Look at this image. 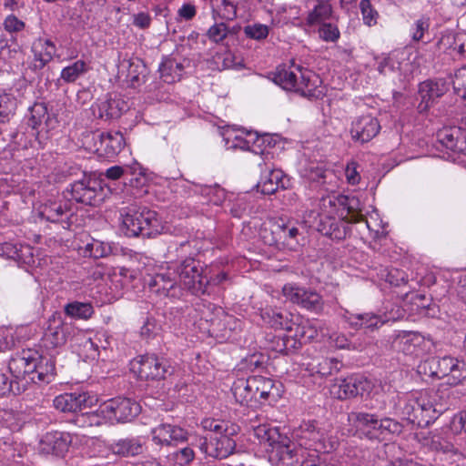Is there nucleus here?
Segmentation results:
<instances>
[{"mask_svg": "<svg viewBox=\"0 0 466 466\" xmlns=\"http://www.w3.org/2000/svg\"><path fill=\"white\" fill-rule=\"evenodd\" d=\"M282 294L288 300L307 310L317 314L323 310L324 301L321 296L312 289L288 283L282 288Z\"/></svg>", "mask_w": 466, "mask_h": 466, "instance_id": "nucleus-6", "label": "nucleus"}, {"mask_svg": "<svg viewBox=\"0 0 466 466\" xmlns=\"http://www.w3.org/2000/svg\"><path fill=\"white\" fill-rule=\"evenodd\" d=\"M40 360L37 351L26 350L13 357L8 362V370L15 379L32 377L36 369V360Z\"/></svg>", "mask_w": 466, "mask_h": 466, "instance_id": "nucleus-15", "label": "nucleus"}, {"mask_svg": "<svg viewBox=\"0 0 466 466\" xmlns=\"http://www.w3.org/2000/svg\"><path fill=\"white\" fill-rule=\"evenodd\" d=\"M319 37L324 42L335 43L340 37V32L338 25L329 20L318 26Z\"/></svg>", "mask_w": 466, "mask_h": 466, "instance_id": "nucleus-49", "label": "nucleus"}, {"mask_svg": "<svg viewBox=\"0 0 466 466\" xmlns=\"http://www.w3.org/2000/svg\"><path fill=\"white\" fill-rule=\"evenodd\" d=\"M66 211L61 203L49 201L40 207L39 216L47 221L58 222Z\"/></svg>", "mask_w": 466, "mask_h": 466, "instance_id": "nucleus-47", "label": "nucleus"}, {"mask_svg": "<svg viewBox=\"0 0 466 466\" xmlns=\"http://www.w3.org/2000/svg\"><path fill=\"white\" fill-rule=\"evenodd\" d=\"M32 52L34 54V69L40 70L53 59L56 47L51 40L38 38L33 43Z\"/></svg>", "mask_w": 466, "mask_h": 466, "instance_id": "nucleus-25", "label": "nucleus"}, {"mask_svg": "<svg viewBox=\"0 0 466 466\" xmlns=\"http://www.w3.org/2000/svg\"><path fill=\"white\" fill-rule=\"evenodd\" d=\"M262 319L265 323L276 329H284L287 332L293 331V322L289 318V314H283L276 310L268 309L262 312Z\"/></svg>", "mask_w": 466, "mask_h": 466, "instance_id": "nucleus-36", "label": "nucleus"}, {"mask_svg": "<svg viewBox=\"0 0 466 466\" xmlns=\"http://www.w3.org/2000/svg\"><path fill=\"white\" fill-rule=\"evenodd\" d=\"M26 254L31 255L28 246H18L13 242L0 243V257L26 262Z\"/></svg>", "mask_w": 466, "mask_h": 466, "instance_id": "nucleus-41", "label": "nucleus"}, {"mask_svg": "<svg viewBox=\"0 0 466 466\" xmlns=\"http://www.w3.org/2000/svg\"><path fill=\"white\" fill-rule=\"evenodd\" d=\"M329 20H333V12L329 0H319L309 9L306 17V24L310 26H319Z\"/></svg>", "mask_w": 466, "mask_h": 466, "instance_id": "nucleus-29", "label": "nucleus"}, {"mask_svg": "<svg viewBox=\"0 0 466 466\" xmlns=\"http://www.w3.org/2000/svg\"><path fill=\"white\" fill-rule=\"evenodd\" d=\"M147 380H161L165 379L167 374L172 373V368L167 365V362L164 359H158L157 357L147 358Z\"/></svg>", "mask_w": 466, "mask_h": 466, "instance_id": "nucleus-45", "label": "nucleus"}, {"mask_svg": "<svg viewBox=\"0 0 466 466\" xmlns=\"http://www.w3.org/2000/svg\"><path fill=\"white\" fill-rule=\"evenodd\" d=\"M71 197L76 202L96 206L103 200L101 182L95 178H84L71 185Z\"/></svg>", "mask_w": 466, "mask_h": 466, "instance_id": "nucleus-10", "label": "nucleus"}, {"mask_svg": "<svg viewBox=\"0 0 466 466\" xmlns=\"http://www.w3.org/2000/svg\"><path fill=\"white\" fill-rule=\"evenodd\" d=\"M127 170L133 177L130 180L131 185L135 187H144L146 184V177L142 166L138 162L134 161L127 167Z\"/></svg>", "mask_w": 466, "mask_h": 466, "instance_id": "nucleus-55", "label": "nucleus"}, {"mask_svg": "<svg viewBox=\"0 0 466 466\" xmlns=\"http://www.w3.org/2000/svg\"><path fill=\"white\" fill-rule=\"evenodd\" d=\"M66 327L60 321H54L46 329L44 334L46 347L56 348L64 345L66 341Z\"/></svg>", "mask_w": 466, "mask_h": 466, "instance_id": "nucleus-34", "label": "nucleus"}, {"mask_svg": "<svg viewBox=\"0 0 466 466\" xmlns=\"http://www.w3.org/2000/svg\"><path fill=\"white\" fill-rule=\"evenodd\" d=\"M289 187V179L280 169H271L263 174L258 187L262 194L270 195L279 188H287Z\"/></svg>", "mask_w": 466, "mask_h": 466, "instance_id": "nucleus-26", "label": "nucleus"}, {"mask_svg": "<svg viewBox=\"0 0 466 466\" xmlns=\"http://www.w3.org/2000/svg\"><path fill=\"white\" fill-rule=\"evenodd\" d=\"M140 410V405L130 399L116 398L101 404L96 414L106 421L114 424L131 420Z\"/></svg>", "mask_w": 466, "mask_h": 466, "instance_id": "nucleus-5", "label": "nucleus"}, {"mask_svg": "<svg viewBox=\"0 0 466 466\" xmlns=\"http://www.w3.org/2000/svg\"><path fill=\"white\" fill-rule=\"evenodd\" d=\"M275 84L287 91H293L309 98H319L324 95L319 77L299 66H279L272 74Z\"/></svg>", "mask_w": 466, "mask_h": 466, "instance_id": "nucleus-3", "label": "nucleus"}, {"mask_svg": "<svg viewBox=\"0 0 466 466\" xmlns=\"http://www.w3.org/2000/svg\"><path fill=\"white\" fill-rule=\"evenodd\" d=\"M429 26V22L426 19H418L417 21H415L410 28V35L412 40H421L424 35V33L428 31Z\"/></svg>", "mask_w": 466, "mask_h": 466, "instance_id": "nucleus-64", "label": "nucleus"}, {"mask_svg": "<svg viewBox=\"0 0 466 466\" xmlns=\"http://www.w3.org/2000/svg\"><path fill=\"white\" fill-rule=\"evenodd\" d=\"M418 371L432 378H446L448 384L456 386L466 379V362L452 356L433 357L422 361Z\"/></svg>", "mask_w": 466, "mask_h": 466, "instance_id": "nucleus-4", "label": "nucleus"}, {"mask_svg": "<svg viewBox=\"0 0 466 466\" xmlns=\"http://www.w3.org/2000/svg\"><path fill=\"white\" fill-rule=\"evenodd\" d=\"M348 420L357 431H361L369 439L378 438V419L374 414L365 412H350Z\"/></svg>", "mask_w": 466, "mask_h": 466, "instance_id": "nucleus-27", "label": "nucleus"}, {"mask_svg": "<svg viewBox=\"0 0 466 466\" xmlns=\"http://www.w3.org/2000/svg\"><path fill=\"white\" fill-rule=\"evenodd\" d=\"M403 317L402 310L400 307L386 311L383 316L374 313H351L347 311L344 315L348 324L356 329H375L388 321H395Z\"/></svg>", "mask_w": 466, "mask_h": 466, "instance_id": "nucleus-7", "label": "nucleus"}, {"mask_svg": "<svg viewBox=\"0 0 466 466\" xmlns=\"http://www.w3.org/2000/svg\"><path fill=\"white\" fill-rule=\"evenodd\" d=\"M229 29L225 23H216L208 29V36L212 42L219 43L227 37Z\"/></svg>", "mask_w": 466, "mask_h": 466, "instance_id": "nucleus-59", "label": "nucleus"}, {"mask_svg": "<svg viewBox=\"0 0 466 466\" xmlns=\"http://www.w3.org/2000/svg\"><path fill=\"white\" fill-rule=\"evenodd\" d=\"M358 199L339 194L322 197L318 204V230L333 239H343L347 235L348 224L364 223L370 230L379 233L380 224L372 225L357 209Z\"/></svg>", "mask_w": 466, "mask_h": 466, "instance_id": "nucleus-1", "label": "nucleus"}, {"mask_svg": "<svg viewBox=\"0 0 466 466\" xmlns=\"http://www.w3.org/2000/svg\"><path fill=\"white\" fill-rule=\"evenodd\" d=\"M260 139L257 133L252 131L228 130L224 134V141L227 148H239L256 153V144L259 142Z\"/></svg>", "mask_w": 466, "mask_h": 466, "instance_id": "nucleus-20", "label": "nucleus"}, {"mask_svg": "<svg viewBox=\"0 0 466 466\" xmlns=\"http://www.w3.org/2000/svg\"><path fill=\"white\" fill-rule=\"evenodd\" d=\"M185 59L165 56L158 66L160 78L167 84L179 81L185 73Z\"/></svg>", "mask_w": 466, "mask_h": 466, "instance_id": "nucleus-24", "label": "nucleus"}, {"mask_svg": "<svg viewBox=\"0 0 466 466\" xmlns=\"http://www.w3.org/2000/svg\"><path fill=\"white\" fill-rule=\"evenodd\" d=\"M88 71L86 61L79 59L65 66L60 73V79L65 83H74Z\"/></svg>", "mask_w": 466, "mask_h": 466, "instance_id": "nucleus-44", "label": "nucleus"}, {"mask_svg": "<svg viewBox=\"0 0 466 466\" xmlns=\"http://www.w3.org/2000/svg\"><path fill=\"white\" fill-rule=\"evenodd\" d=\"M339 370V362L334 359H323L317 367L316 371L321 376H328L332 374L333 371Z\"/></svg>", "mask_w": 466, "mask_h": 466, "instance_id": "nucleus-61", "label": "nucleus"}, {"mask_svg": "<svg viewBox=\"0 0 466 466\" xmlns=\"http://www.w3.org/2000/svg\"><path fill=\"white\" fill-rule=\"evenodd\" d=\"M55 370V363L51 359L40 356V360H36V369L33 371L30 380L49 383L54 378Z\"/></svg>", "mask_w": 466, "mask_h": 466, "instance_id": "nucleus-37", "label": "nucleus"}, {"mask_svg": "<svg viewBox=\"0 0 466 466\" xmlns=\"http://www.w3.org/2000/svg\"><path fill=\"white\" fill-rule=\"evenodd\" d=\"M360 9L362 15L363 22L368 26H373L377 24L379 13L372 6L370 0H361L360 3Z\"/></svg>", "mask_w": 466, "mask_h": 466, "instance_id": "nucleus-52", "label": "nucleus"}, {"mask_svg": "<svg viewBox=\"0 0 466 466\" xmlns=\"http://www.w3.org/2000/svg\"><path fill=\"white\" fill-rule=\"evenodd\" d=\"M370 384V381L363 376H350L336 380L330 386V393L339 400L350 399L369 392Z\"/></svg>", "mask_w": 466, "mask_h": 466, "instance_id": "nucleus-9", "label": "nucleus"}, {"mask_svg": "<svg viewBox=\"0 0 466 466\" xmlns=\"http://www.w3.org/2000/svg\"><path fill=\"white\" fill-rule=\"evenodd\" d=\"M380 130V125L378 119L368 114L352 120L350 133L353 141L363 144L373 139Z\"/></svg>", "mask_w": 466, "mask_h": 466, "instance_id": "nucleus-14", "label": "nucleus"}, {"mask_svg": "<svg viewBox=\"0 0 466 466\" xmlns=\"http://www.w3.org/2000/svg\"><path fill=\"white\" fill-rule=\"evenodd\" d=\"M323 324L318 319H303L299 323H293L292 331V346L300 347L303 343H307L316 339L319 332L324 337L327 334L323 332Z\"/></svg>", "mask_w": 466, "mask_h": 466, "instance_id": "nucleus-19", "label": "nucleus"}, {"mask_svg": "<svg viewBox=\"0 0 466 466\" xmlns=\"http://www.w3.org/2000/svg\"><path fill=\"white\" fill-rule=\"evenodd\" d=\"M164 228V224L158 214L154 210H147V238L161 234Z\"/></svg>", "mask_w": 466, "mask_h": 466, "instance_id": "nucleus-53", "label": "nucleus"}, {"mask_svg": "<svg viewBox=\"0 0 466 466\" xmlns=\"http://www.w3.org/2000/svg\"><path fill=\"white\" fill-rule=\"evenodd\" d=\"M438 139L448 149L466 155V129L459 127H443L438 132Z\"/></svg>", "mask_w": 466, "mask_h": 466, "instance_id": "nucleus-22", "label": "nucleus"}, {"mask_svg": "<svg viewBox=\"0 0 466 466\" xmlns=\"http://www.w3.org/2000/svg\"><path fill=\"white\" fill-rule=\"evenodd\" d=\"M92 110L95 116L102 119L118 117L120 110L117 103L112 99H100L93 106Z\"/></svg>", "mask_w": 466, "mask_h": 466, "instance_id": "nucleus-43", "label": "nucleus"}, {"mask_svg": "<svg viewBox=\"0 0 466 466\" xmlns=\"http://www.w3.org/2000/svg\"><path fill=\"white\" fill-rule=\"evenodd\" d=\"M56 120L50 116L47 106L44 103H35L30 108L29 126L33 129H38L41 127L46 131L55 127Z\"/></svg>", "mask_w": 466, "mask_h": 466, "instance_id": "nucleus-28", "label": "nucleus"}, {"mask_svg": "<svg viewBox=\"0 0 466 466\" xmlns=\"http://www.w3.org/2000/svg\"><path fill=\"white\" fill-rule=\"evenodd\" d=\"M171 425L164 424L152 431L153 441L159 445H170Z\"/></svg>", "mask_w": 466, "mask_h": 466, "instance_id": "nucleus-58", "label": "nucleus"}, {"mask_svg": "<svg viewBox=\"0 0 466 466\" xmlns=\"http://www.w3.org/2000/svg\"><path fill=\"white\" fill-rule=\"evenodd\" d=\"M77 439L76 434L66 431H53L46 432L41 439L39 450L46 454L64 456Z\"/></svg>", "mask_w": 466, "mask_h": 466, "instance_id": "nucleus-11", "label": "nucleus"}, {"mask_svg": "<svg viewBox=\"0 0 466 466\" xmlns=\"http://www.w3.org/2000/svg\"><path fill=\"white\" fill-rule=\"evenodd\" d=\"M299 466H329L326 457L317 452L308 451L307 455L300 461Z\"/></svg>", "mask_w": 466, "mask_h": 466, "instance_id": "nucleus-63", "label": "nucleus"}, {"mask_svg": "<svg viewBox=\"0 0 466 466\" xmlns=\"http://www.w3.org/2000/svg\"><path fill=\"white\" fill-rule=\"evenodd\" d=\"M236 448V441L228 434L221 433L218 436H209L200 439L199 450L206 455L216 458L225 459L233 453Z\"/></svg>", "mask_w": 466, "mask_h": 466, "instance_id": "nucleus-13", "label": "nucleus"}, {"mask_svg": "<svg viewBox=\"0 0 466 466\" xmlns=\"http://www.w3.org/2000/svg\"><path fill=\"white\" fill-rule=\"evenodd\" d=\"M395 342L404 354L415 357L429 353L433 347L431 338H426L418 332H403L398 336Z\"/></svg>", "mask_w": 466, "mask_h": 466, "instance_id": "nucleus-12", "label": "nucleus"}, {"mask_svg": "<svg viewBox=\"0 0 466 466\" xmlns=\"http://www.w3.org/2000/svg\"><path fill=\"white\" fill-rule=\"evenodd\" d=\"M90 141L100 143V152L105 157H112L124 148L126 141L119 131L95 132L86 136Z\"/></svg>", "mask_w": 466, "mask_h": 466, "instance_id": "nucleus-16", "label": "nucleus"}, {"mask_svg": "<svg viewBox=\"0 0 466 466\" xmlns=\"http://www.w3.org/2000/svg\"><path fill=\"white\" fill-rule=\"evenodd\" d=\"M89 396L84 391L63 393L56 396L53 404L54 407L62 412H77L88 406Z\"/></svg>", "mask_w": 466, "mask_h": 466, "instance_id": "nucleus-21", "label": "nucleus"}, {"mask_svg": "<svg viewBox=\"0 0 466 466\" xmlns=\"http://www.w3.org/2000/svg\"><path fill=\"white\" fill-rule=\"evenodd\" d=\"M319 430L314 421H304L294 431V438L298 441V446L301 449L311 451L317 438H319Z\"/></svg>", "mask_w": 466, "mask_h": 466, "instance_id": "nucleus-30", "label": "nucleus"}, {"mask_svg": "<svg viewBox=\"0 0 466 466\" xmlns=\"http://www.w3.org/2000/svg\"><path fill=\"white\" fill-rule=\"evenodd\" d=\"M243 32L249 39L262 41L268 37L269 34V27L264 24L253 23L245 25Z\"/></svg>", "mask_w": 466, "mask_h": 466, "instance_id": "nucleus-51", "label": "nucleus"}, {"mask_svg": "<svg viewBox=\"0 0 466 466\" xmlns=\"http://www.w3.org/2000/svg\"><path fill=\"white\" fill-rule=\"evenodd\" d=\"M65 311L71 317L88 319L93 314V307L89 303L75 301L67 304L65 308Z\"/></svg>", "mask_w": 466, "mask_h": 466, "instance_id": "nucleus-50", "label": "nucleus"}, {"mask_svg": "<svg viewBox=\"0 0 466 466\" xmlns=\"http://www.w3.org/2000/svg\"><path fill=\"white\" fill-rule=\"evenodd\" d=\"M402 426L390 418H383L378 420L377 434L378 438L387 432L399 434L401 432Z\"/></svg>", "mask_w": 466, "mask_h": 466, "instance_id": "nucleus-54", "label": "nucleus"}, {"mask_svg": "<svg viewBox=\"0 0 466 466\" xmlns=\"http://www.w3.org/2000/svg\"><path fill=\"white\" fill-rule=\"evenodd\" d=\"M81 250L84 257L100 258L111 253V247L108 243L92 238Z\"/></svg>", "mask_w": 466, "mask_h": 466, "instance_id": "nucleus-46", "label": "nucleus"}, {"mask_svg": "<svg viewBox=\"0 0 466 466\" xmlns=\"http://www.w3.org/2000/svg\"><path fill=\"white\" fill-rule=\"evenodd\" d=\"M150 292L160 298H176L181 295V289L177 286L175 273L169 271L153 276L147 283Z\"/></svg>", "mask_w": 466, "mask_h": 466, "instance_id": "nucleus-18", "label": "nucleus"}, {"mask_svg": "<svg viewBox=\"0 0 466 466\" xmlns=\"http://www.w3.org/2000/svg\"><path fill=\"white\" fill-rule=\"evenodd\" d=\"M448 90L446 82L443 79L427 80L420 85L419 92L423 100L429 103L443 96Z\"/></svg>", "mask_w": 466, "mask_h": 466, "instance_id": "nucleus-35", "label": "nucleus"}, {"mask_svg": "<svg viewBox=\"0 0 466 466\" xmlns=\"http://www.w3.org/2000/svg\"><path fill=\"white\" fill-rule=\"evenodd\" d=\"M252 376L247 379L239 378L233 382L231 387L235 400L241 405H252L255 400L253 393Z\"/></svg>", "mask_w": 466, "mask_h": 466, "instance_id": "nucleus-31", "label": "nucleus"}, {"mask_svg": "<svg viewBox=\"0 0 466 466\" xmlns=\"http://www.w3.org/2000/svg\"><path fill=\"white\" fill-rule=\"evenodd\" d=\"M121 217V230L126 236L137 237L141 233L146 222L143 212L130 210Z\"/></svg>", "mask_w": 466, "mask_h": 466, "instance_id": "nucleus-32", "label": "nucleus"}, {"mask_svg": "<svg viewBox=\"0 0 466 466\" xmlns=\"http://www.w3.org/2000/svg\"><path fill=\"white\" fill-rule=\"evenodd\" d=\"M201 426L205 431L213 432L211 436H218L228 431L227 422L211 418L204 419L201 421Z\"/></svg>", "mask_w": 466, "mask_h": 466, "instance_id": "nucleus-56", "label": "nucleus"}, {"mask_svg": "<svg viewBox=\"0 0 466 466\" xmlns=\"http://www.w3.org/2000/svg\"><path fill=\"white\" fill-rule=\"evenodd\" d=\"M18 101L15 96L6 91H0V123H6L15 114Z\"/></svg>", "mask_w": 466, "mask_h": 466, "instance_id": "nucleus-42", "label": "nucleus"}, {"mask_svg": "<svg viewBox=\"0 0 466 466\" xmlns=\"http://www.w3.org/2000/svg\"><path fill=\"white\" fill-rule=\"evenodd\" d=\"M275 339L276 346L273 347V350L278 352L288 354L291 350L298 349V347H291L293 342L292 332H287V334L282 337L278 336Z\"/></svg>", "mask_w": 466, "mask_h": 466, "instance_id": "nucleus-60", "label": "nucleus"}, {"mask_svg": "<svg viewBox=\"0 0 466 466\" xmlns=\"http://www.w3.org/2000/svg\"><path fill=\"white\" fill-rule=\"evenodd\" d=\"M418 400V410H420V420L423 423H429L435 420L446 410V406L437 401L438 393L433 390L416 391Z\"/></svg>", "mask_w": 466, "mask_h": 466, "instance_id": "nucleus-17", "label": "nucleus"}, {"mask_svg": "<svg viewBox=\"0 0 466 466\" xmlns=\"http://www.w3.org/2000/svg\"><path fill=\"white\" fill-rule=\"evenodd\" d=\"M177 275L181 285L192 294L201 295L207 292L202 268L195 259H185L177 268Z\"/></svg>", "mask_w": 466, "mask_h": 466, "instance_id": "nucleus-8", "label": "nucleus"}, {"mask_svg": "<svg viewBox=\"0 0 466 466\" xmlns=\"http://www.w3.org/2000/svg\"><path fill=\"white\" fill-rule=\"evenodd\" d=\"M396 413L402 419L411 423L421 424L420 410H418V400L416 392L398 396V402L395 404Z\"/></svg>", "mask_w": 466, "mask_h": 466, "instance_id": "nucleus-23", "label": "nucleus"}, {"mask_svg": "<svg viewBox=\"0 0 466 466\" xmlns=\"http://www.w3.org/2000/svg\"><path fill=\"white\" fill-rule=\"evenodd\" d=\"M251 386L255 395L254 403L262 404L269 400L270 397L273 396L274 382L271 379L263 376H252Z\"/></svg>", "mask_w": 466, "mask_h": 466, "instance_id": "nucleus-33", "label": "nucleus"}, {"mask_svg": "<svg viewBox=\"0 0 466 466\" xmlns=\"http://www.w3.org/2000/svg\"><path fill=\"white\" fill-rule=\"evenodd\" d=\"M255 435L262 443L268 444V460L274 466H299L301 449L288 436L279 432L277 427L267 424L259 425L254 430Z\"/></svg>", "mask_w": 466, "mask_h": 466, "instance_id": "nucleus-2", "label": "nucleus"}, {"mask_svg": "<svg viewBox=\"0 0 466 466\" xmlns=\"http://www.w3.org/2000/svg\"><path fill=\"white\" fill-rule=\"evenodd\" d=\"M457 38L458 34L455 35L451 32L441 34L436 43L437 50L440 53H447L451 56L457 54Z\"/></svg>", "mask_w": 466, "mask_h": 466, "instance_id": "nucleus-48", "label": "nucleus"}, {"mask_svg": "<svg viewBox=\"0 0 466 466\" xmlns=\"http://www.w3.org/2000/svg\"><path fill=\"white\" fill-rule=\"evenodd\" d=\"M110 450L117 455L135 456L143 451V445L137 439H125L112 443Z\"/></svg>", "mask_w": 466, "mask_h": 466, "instance_id": "nucleus-40", "label": "nucleus"}, {"mask_svg": "<svg viewBox=\"0 0 466 466\" xmlns=\"http://www.w3.org/2000/svg\"><path fill=\"white\" fill-rule=\"evenodd\" d=\"M339 439L330 431H320L310 451L325 456L337 449Z\"/></svg>", "mask_w": 466, "mask_h": 466, "instance_id": "nucleus-38", "label": "nucleus"}, {"mask_svg": "<svg viewBox=\"0 0 466 466\" xmlns=\"http://www.w3.org/2000/svg\"><path fill=\"white\" fill-rule=\"evenodd\" d=\"M214 19L232 21L237 17V5L229 0H210Z\"/></svg>", "mask_w": 466, "mask_h": 466, "instance_id": "nucleus-39", "label": "nucleus"}, {"mask_svg": "<svg viewBox=\"0 0 466 466\" xmlns=\"http://www.w3.org/2000/svg\"><path fill=\"white\" fill-rule=\"evenodd\" d=\"M400 68V63L390 55H385L378 58V71L387 75Z\"/></svg>", "mask_w": 466, "mask_h": 466, "instance_id": "nucleus-57", "label": "nucleus"}, {"mask_svg": "<svg viewBox=\"0 0 466 466\" xmlns=\"http://www.w3.org/2000/svg\"><path fill=\"white\" fill-rule=\"evenodd\" d=\"M201 192L215 205L220 204L225 198L224 190L218 186L205 187Z\"/></svg>", "mask_w": 466, "mask_h": 466, "instance_id": "nucleus-62", "label": "nucleus"}]
</instances>
